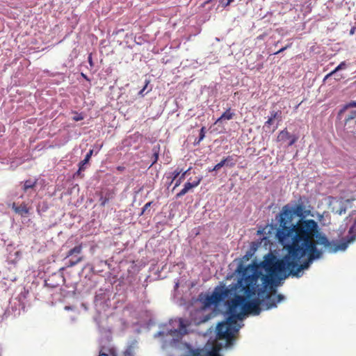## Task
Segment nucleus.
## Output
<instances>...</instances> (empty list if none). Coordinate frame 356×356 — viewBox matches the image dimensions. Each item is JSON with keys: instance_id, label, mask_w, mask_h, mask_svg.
Wrapping results in <instances>:
<instances>
[{"instance_id": "48", "label": "nucleus", "mask_w": 356, "mask_h": 356, "mask_svg": "<svg viewBox=\"0 0 356 356\" xmlns=\"http://www.w3.org/2000/svg\"><path fill=\"white\" fill-rule=\"evenodd\" d=\"M180 324H181V327H183V324H182L181 321L180 322Z\"/></svg>"}, {"instance_id": "5", "label": "nucleus", "mask_w": 356, "mask_h": 356, "mask_svg": "<svg viewBox=\"0 0 356 356\" xmlns=\"http://www.w3.org/2000/svg\"><path fill=\"white\" fill-rule=\"evenodd\" d=\"M288 254L282 259H276L275 257L268 254L261 263L259 269H262L266 273H274L286 276L288 273Z\"/></svg>"}, {"instance_id": "18", "label": "nucleus", "mask_w": 356, "mask_h": 356, "mask_svg": "<svg viewBox=\"0 0 356 356\" xmlns=\"http://www.w3.org/2000/svg\"><path fill=\"white\" fill-rule=\"evenodd\" d=\"M152 152H153V161L150 165L152 166L154 164H155L158 159H159V146H157V147H154L153 149H152Z\"/></svg>"}, {"instance_id": "7", "label": "nucleus", "mask_w": 356, "mask_h": 356, "mask_svg": "<svg viewBox=\"0 0 356 356\" xmlns=\"http://www.w3.org/2000/svg\"><path fill=\"white\" fill-rule=\"evenodd\" d=\"M261 307L264 309H270L277 307V303L282 301L284 297L282 294H276V291L274 290L271 293H266L264 294L261 293Z\"/></svg>"}, {"instance_id": "27", "label": "nucleus", "mask_w": 356, "mask_h": 356, "mask_svg": "<svg viewBox=\"0 0 356 356\" xmlns=\"http://www.w3.org/2000/svg\"><path fill=\"white\" fill-rule=\"evenodd\" d=\"M153 203V202H149L147 203H146L143 209H142V212H141V215L144 214L146 211L150 207L151 204Z\"/></svg>"}, {"instance_id": "22", "label": "nucleus", "mask_w": 356, "mask_h": 356, "mask_svg": "<svg viewBox=\"0 0 356 356\" xmlns=\"http://www.w3.org/2000/svg\"><path fill=\"white\" fill-rule=\"evenodd\" d=\"M183 169H180L179 168H177L172 173V181H174L182 173Z\"/></svg>"}, {"instance_id": "2", "label": "nucleus", "mask_w": 356, "mask_h": 356, "mask_svg": "<svg viewBox=\"0 0 356 356\" xmlns=\"http://www.w3.org/2000/svg\"><path fill=\"white\" fill-rule=\"evenodd\" d=\"M243 293H236L230 300H227L228 316L225 321L219 323L216 327V339L225 340V347L234 343V339L239 328L237 321L241 320L245 314L259 315L261 312V301L259 298L250 300Z\"/></svg>"}, {"instance_id": "35", "label": "nucleus", "mask_w": 356, "mask_h": 356, "mask_svg": "<svg viewBox=\"0 0 356 356\" xmlns=\"http://www.w3.org/2000/svg\"><path fill=\"white\" fill-rule=\"evenodd\" d=\"M356 31V26H353L351 28V29L350 30V35H353Z\"/></svg>"}, {"instance_id": "4", "label": "nucleus", "mask_w": 356, "mask_h": 356, "mask_svg": "<svg viewBox=\"0 0 356 356\" xmlns=\"http://www.w3.org/2000/svg\"><path fill=\"white\" fill-rule=\"evenodd\" d=\"M280 275L274 273L263 274L258 266H248L241 272V278L236 283L239 293L251 297L256 293L261 296L266 293V289L271 285L273 280Z\"/></svg>"}, {"instance_id": "41", "label": "nucleus", "mask_w": 356, "mask_h": 356, "mask_svg": "<svg viewBox=\"0 0 356 356\" xmlns=\"http://www.w3.org/2000/svg\"><path fill=\"white\" fill-rule=\"evenodd\" d=\"M99 356H109V355L103 352H100Z\"/></svg>"}, {"instance_id": "34", "label": "nucleus", "mask_w": 356, "mask_h": 356, "mask_svg": "<svg viewBox=\"0 0 356 356\" xmlns=\"http://www.w3.org/2000/svg\"><path fill=\"white\" fill-rule=\"evenodd\" d=\"M285 50H286V48H285V47H284L281 48L280 50H278L277 51L275 52L274 54L275 55L279 54Z\"/></svg>"}, {"instance_id": "6", "label": "nucleus", "mask_w": 356, "mask_h": 356, "mask_svg": "<svg viewBox=\"0 0 356 356\" xmlns=\"http://www.w3.org/2000/svg\"><path fill=\"white\" fill-rule=\"evenodd\" d=\"M236 293H239L236 284H231L228 287L218 288L211 295L206 297L204 302L206 306L218 304L225 300L232 299Z\"/></svg>"}, {"instance_id": "15", "label": "nucleus", "mask_w": 356, "mask_h": 356, "mask_svg": "<svg viewBox=\"0 0 356 356\" xmlns=\"http://www.w3.org/2000/svg\"><path fill=\"white\" fill-rule=\"evenodd\" d=\"M291 137V135L290 133L287 131L286 129H283L281 131L277 138V141H284L288 139H290Z\"/></svg>"}, {"instance_id": "46", "label": "nucleus", "mask_w": 356, "mask_h": 356, "mask_svg": "<svg viewBox=\"0 0 356 356\" xmlns=\"http://www.w3.org/2000/svg\"><path fill=\"white\" fill-rule=\"evenodd\" d=\"M292 43H289L285 46L286 49L290 48L291 47Z\"/></svg>"}, {"instance_id": "40", "label": "nucleus", "mask_w": 356, "mask_h": 356, "mask_svg": "<svg viewBox=\"0 0 356 356\" xmlns=\"http://www.w3.org/2000/svg\"><path fill=\"white\" fill-rule=\"evenodd\" d=\"M176 332H177V330H170L169 331V334H171V335H172V334H175V333H176Z\"/></svg>"}, {"instance_id": "28", "label": "nucleus", "mask_w": 356, "mask_h": 356, "mask_svg": "<svg viewBox=\"0 0 356 356\" xmlns=\"http://www.w3.org/2000/svg\"><path fill=\"white\" fill-rule=\"evenodd\" d=\"M355 118H356V111H353L350 113V115H348V116L347 117L346 120L350 121V120L355 119Z\"/></svg>"}, {"instance_id": "24", "label": "nucleus", "mask_w": 356, "mask_h": 356, "mask_svg": "<svg viewBox=\"0 0 356 356\" xmlns=\"http://www.w3.org/2000/svg\"><path fill=\"white\" fill-rule=\"evenodd\" d=\"M224 165H225V161H223V159L218 163H217L213 169H210L209 170V172H212V171H214V170H218L219 169H220L222 167H223Z\"/></svg>"}, {"instance_id": "37", "label": "nucleus", "mask_w": 356, "mask_h": 356, "mask_svg": "<svg viewBox=\"0 0 356 356\" xmlns=\"http://www.w3.org/2000/svg\"><path fill=\"white\" fill-rule=\"evenodd\" d=\"M117 170L118 171L122 172V171H124L125 170V167L122 166V165H119V166L117 167Z\"/></svg>"}, {"instance_id": "16", "label": "nucleus", "mask_w": 356, "mask_h": 356, "mask_svg": "<svg viewBox=\"0 0 356 356\" xmlns=\"http://www.w3.org/2000/svg\"><path fill=\"white\" fill-rule=\"evenodd\" d=\"M83 256H79L76 259H74L72 257L71 259H70L67 267H73L78 264L79 263L81 262L83 260Z\"/></svg>"}, {"instance_id": "13", "label": "nucleus", "mask_w": 356, "mask_h": 356, "mask_svg": "<svg viewBox=\"0 0 356 356\" xmlns=\"http://www.w3.org/2000/svg\"><path fill=\"white\" fill-rule=\"evenodd\" d=\"M83 243H80L78 245L74 246L67 252L66 257L81 254L83 250Z\"/></svg>"}, {"instance_id": "1", "label": "nucleus", "mask_w": 356, "mask_h": 356, "mask_svg": "<svg viewBox=\"0 0 356 356\" xmlns=\"http://www.w3.org/2000/svg\"><path fill=\"white\" fill-rule=\"evenodd\" d=\"M297 238L286 241H278L288 252V273L298 276V273L309 268L312 261L319 259L323 252L317 244L323 245L330 252L345 250L348 244L354 241V237L343 238L341 241H330L325 235L314 236L309 225L296 236Z\"/></svg>"}, {"instance_id": "47", "label": "nucleus", "mask_w": 356, "mask_h": 356, "mask_svg": "<svg viewBox=\"0 0 356 356\" xmlns=\"http://www.w3.org/2000/svg\"><path fill=\"white\" fill-rule=\"evenodd\" d=\"M82 76H83L84 78H86V75H84L83 73H82Z\"/></svg>"}, {"instance_id": "42", "label": "nucleus", "mask_w": 356, "mask_h": 356, "mask_svg": "<svg viewBox=\"0 0 356 356\" xmlns=\"http://www.w3.org/2000/svg\"><path fill=\"white\" fill-rule=\"evenodd\" d=\"M234 0H227L225 6H229Z\"/></svg>"}, {"instance_id": "31", "label": "nucleus", "mask_w": 356, "mask_h": 356, "mask_svg": "<svg viewBox=\"0 0 356 356\" xmlns=\"http://www.w3.org/2000/svg\"><path fill=\"white\" fill-rule=\"evenodd\" d=\"M356 107V101H352L349 102L346 106V108H353Z\"/></svg>"}, {"instance_id": "12", "label": "nucleus", "mask_w": 356, "mask_h": 356, "mask_svg": "<svg viewBox=\"0 0 356 356\" xmlns=\"http://www.w3.org/2000/svg\"><path fill=\"white\" fill-rule=\"evenodd\" d=\"M220 348L221 345L217 344L216 345V347L211 350L202 351H202H200V356H221L218 353Z\"/></svg>"}, {"instance_id": "39", "label": "nucleus", "mask_w": 356, "mask_h": 356, "mask_svg": "<svg viewBox=\"0 0 356 356\" xmlns=\"http://www.w3.org/2000/svg\"><path fill=\"white\" fill-rule=\"evenodd\" d=\"M149 83V80H146L145 81V85L143 87V88H145V90L147 88V86H148Z\"/></svg>"}, {"instance_id": "36", "label": "nucleus", "mask_w": 356, "mask_h": 356, "mask_svg": "<svg viewBox=\"0 0 356 356\" xmlns=\"http://www.w3.org/2000/svg\"><path fill=\"white\" fill-rule=\"evenodd\" d=\"M114 193L113 192H108L104 197H110L111 199L113 197Z\"/></svg>"}, {"instance_id": "43", "label": "nucleus", "mask_w": 356, "mask_h": 356, "mask_svg": "<svg viewBox=\"0 0 356 356\" xmlns=\"http://www.w3.org/2000/svg\"><path fill=\"white\" fill-rule=\"evenodd\" d=\"M83 120V117H81V116L74 118V120L75 121H79V120Z\"/></svg>"}, {"instance_id": "3", "label": "nucleus", "mask_w": 356, "mask_h": 356, "mask_svg": "<svg viewBox=\"0 0 356 356\" xmlns=\"http://www.w3.org/2000/svg\"><path fill=\"white\" fill-rule=\"evenodd\" d=\"M308 214L303 203H298L294 207L290 204L282 207L280 213L276 216L277 227L276 238L278 241H286L288 239L297 238L296 236L305 229L308 225L312 228L314 236L321 234L318 232V223L312 219L305 220Z\"/></svg>"}, {"instance_id": "8", "label": "nucleus", "mask_w": 356, "mask_h": 356, "mask_svg": "<svg viewBox=\"0 0 356 356\" xmlns=\"http://www.w3.org/2000/svg\"><path fill=\"white\" fill-rule=\"evenodd\" d=\"M191 178L188 179L187 182L185 183L184 188L176 195V197L179 198L184 195H186L187 193H188L192 188L197 187L199 186L200 182L202 180V177H196L195 179L193 181H191Z\"/></svg>"}, {"instance_id": "23", "label": "nucleus", "mask_w": 356, "mask_h": 356, "mask_svg": "<svg viewBox=\"0 0 356 356\" xmlns=\"http://www.w3.org/2000/svg\"><path fill=\"white\" fill-rule=\"evenodd\" d=\"M205 137V127H202L200 131V136L197 140L195 141V144H199Z\"/></svg>"}, {"instance_id": "11", "label": "nucleus", "mask_w": 356, "mask_h": 356, "mask_svg": "<svg viewBox=\"0 0 356 356\" xmlns=\"http://www.w3.org/2000/svg\"><path fill=\"white\" fill-rule=\"evenodd\" d=\"M235 115V113L232 111L231 108H227L220 118H218L216 121L215 122V124H218L221 122L223 120H232L234 116Z\"/></svg>"}, {"instance_id": "25", "label": "nucleus", "mask_w": 356, "mask_h": 356, "mask_svg": "<svg viewBox=\"0 0 356 356\" xmlns=\"http://www.w3.org/2000/svg\"><path fill=\"white\" fill-rule=\"evenodd\" d=\"M281 115H282L281 111H272L270 117L274 120L275 118H281V117H282Z\"/></svg>"}, {"instance_id": "10", "label": "nucleus", "mask_w": 356, "mask_h": 356, "mask_svg": "<svg viewBox=\"0 0 356 356\" xmlns=\"http://www.w3.org/2000/svg\"><path fill=\"white\" fill-rule=\"evenodd\" d=\"M12 209L16 213H18L22 216L28 214L29 211L25 204H22L19 206H17L15 203H13Z\"/></svg>"}, {"instance_id": "19", "label": "nucleus", "mask_w": 356, "mask_h": 356, "mask_svg": "<svg viewBox=\"0 0 356 356\" xmlns=\"http://www.w3.org/2000/svg\"><path fill=\"white\" fill-rule=\"evenodd\" d=\"M186 175V172H182V173L177 178V179L175 180V184L174 186V189L176 188L177 187H178L181 184L183 180L185 179Z\"/></svg>"}, {"instance_id": "32", "label": "nucleus", "mask_w": 356, "mask_h": 356, "mask_svg": "<svg viewBox=\"0 0 356 356\" xmlns=\"http://www.w3.org/2000/svg\"><path fill=\"white\" fill-rule=\"evenodd\" d=\"M273 119L270 117L268 118V120L265 122V127H268L273 124Z\"/></svg>"}, {"instance_id": "30", "label": "nucleus", "mask_w": 356, "mask_h": 356, "mask_svg": "<svg viewBox=\"0 0 356 356\" xmlns=\"http://www.w3.org/2000/svg\"><path fill=\"white\" fill-rule=\"evenodd\" d=\"M152 90V88H149L147 90V91L145 92V94L148 93L149 91ZM138 95H140L142 97H143L145 95V88H143L142 90H140L138 92Z\"/></svg>"}, {"instance_id": "20", "label": "nucleus", "mask_w": 356, "mask_h": 356, "mask_svg": "<svg viewBox=\"0 0 356 356\" xmlns=\"http://www.w3.org/2000/svg\"><path fill=\"white\" fill-rule=\"evenodd\" d=\"M351 236L354 237V241L356 239V222L350 227L346 238Z\"/></svg>"}, {"instance_id": "9", "label": "nucleus", "mask_w": 356, "mask_h": 356, "mask_svg": "<svg viewBox=\"0 0 356 356\" xmlns=\"http://www.w3.org/2000/svg\"><path fill=\"white\" fill-rule=\"evenodd\" d=\"M22 191L23 193L25 194H27L28 195H31L35 191H29V190L34 189L38 184V179H27L24 181V182H22Z\"/></svg>"}, {"instance_id": "33", "label": "nucleus", "mask_w": 356, "mask_h": 356, "mask_svg": "<svg viewBox=\"0 0 356 356\" xmlns=\"http://www.w3.org/2000/svg\"><path fill=\"white\" fill-rule=\"evenodd\" d=\"M88 63H89V64H90V65L91 67H92V66L94 65V64H93V61H92V54H90L88 55Z\"/></svg>"}, {"instance_id": "38", "label": "nucleus", "mask_w": 356, "mask_h": 356, "mask_svg": "<svg viewBox=\"0 0 356 356\" xmlns=\"http://www.w3.org/2000/svg\"><path fill=\"white\" fill-rule=\"evenodd\" d=\"M265 36H266V34L259 35L257 37V39L259 40H263Z\"/></svg>"}, {"instance_id": "17", "label": "nucleus", "mask_w": 356, "mask_h": 356, "mask_svg": "<svg viewBox=\"0 0 356 356\" xmlns=\"http://www.w3.org/2000/svg\"><path fill=\"white\" fill-rule=\"evenodd\" d=\"M346 64L345 62H341L333 71H332L331 72H330L329 74H327L325 77V79H327L328 77L332 76L333 74H334L337 71L340 70H342V69H344L346 68Z\"/></svg>"}, {"instance_id": "14", "label": "nucleus", "mask_w": 356, "mask_h": 356, "mask_svg": "<svg viewBox=\"0 0 356 356\" xmlns=\"http://www.w3.org/2000/svg\"><path fill=\"white\" fill-rule=\"evenodd\" d=\"M92 153H93V150L90 149L86 155L85 159L79 163V170L77 171V174H79L81 171L84 170V169H85L84 165L89 162V161L92 155Z\"/></svg>"}, {"instance_id": "44", "label": "nucleus", "mask_w": 356, "mask_h": 356, "mask_svg": "<svg viewBox=\"0 0 356 356\" xmlns=\"http://www.w3.org/2000/svg\"><path fill=\"white\" fill-rule=\"evenodd\" d=\"M213 0H206L204 2V5L203 6H205L207 4H209Z\"/></svg>"}, {"instance_id": "45", "label": "nucleus", "mask_w": 356, "mask_h": 356, "mask_svg": "<svg viewBox=\"0 0 356 356\" xmlns=\"http://www.w3.org/2000/svg\"><path fill=\"white\" fill-rule=\"evenodd\" d=\"M192 169L191 167L188 168L187 170H183V172H186V175H188L189 173V172L191 171V170Z\"/></svg>"}, {"instance_id": "21", "label": "nucleus", "mask_w": 356, "mask_h": 356, "mask_svg": "<svg viewBox=\"0 0 356 356\" xmlns=\"http://www.w3.org/2000/svg\"><path fill=\"white\" fill-rule=\"evenodd\" d=\"M223 161H225V165H229L230 167H233L236 163L235 161H234L232 156H228L224 158Z\"/></svg>"}, {"instance_id": "26", "label": "nucleus", "mask_w": 356, "mask_h": 356, "mask_svg": "<svg viewBox=\"0 0 356 356\" xmlns=\"http://www.w3.org/2000/svg\"><path fill=\"white\" fill-rule=\"evenodd\" d=\"M110 200H111L110 197H104V196L102 195L99 199V200L101 202V203H100L101 206L104 207L108 202V201Z\"/></svg>"}, {"instance_id": "29", "label": "nucleus", "mask_w": 356, "mask_h": 356, "mask_svg": "<svg viewBox=\"0 0 356 356\" xmlns=\"http://www.w3.org/2000/svg\"><path fill=\"white\" fill-rule=\"evenodd\" d=\"M290 139L291 140L289 143V146L293 145L298 140V137L296 136H291Z\"/></svg>"}]
</instances>
